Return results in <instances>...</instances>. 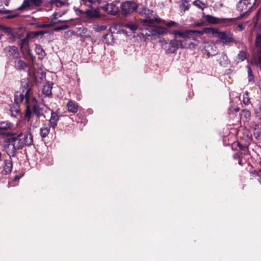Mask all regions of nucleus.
<instances>
[{"label": "nucleus", "mask_w": 261, "mask_h": 261, "mask_svg": "<svg viewBox=\"0 0 261 261\" xmlns=\"http://www.w3.org/2000/svg\"><path fill=\"white\" fill-rule=\"evenodd\" d=\"M142 30V34L146 37L155 36L168 33L167 28L159 26L144 27Z\"/></svg>", "instance_id": "20e7f679"}, {"label": "nucleus", "mask_w": 261, "mask_h": 261, "mask_svg": "<svg viewBox=\"0 0 261 261\" xmlns=\"http://www.w3.org/2000/svg\"><path fill=\"white\" fill-rule=\"evenodd\" d=\"M243 101L245 105H248L250 102V99L248 97V93L247 91L243 94Z\"/></svg>", "instance_id": "8fccbe9b"}, {"label": "nucleus", "mask_w": 261, "mask_h": 261, "mask_svg": "<svg viewBox=\"0 0 261 261\" xmlns=\"http://www.w3.org/2000/svg\"><path fill=\"white\" fill-rule=\"evenodd\" d=\"M51 4H55L57 7H61L65 5V2L60 0H50Z\"/></svg>", "instance_id": "c03bdc74"}, {"label": "nucleus", "mask_w": 261, "mask_h": 261, "mask_svg": "<svg viewBox=\"0 0 261 261\" xmlns=\"http://www.w3.org/2000/svg\"><path fill=\"white\" fill-rule=\"evenodd\" d=\"M35 51L36 53L40 56L41 59L44 58L46 55L44 50L40 44H36L35 46Z\"/></svg>", "instance_id": "72a5a7b5"}, {"label": "nucleus", "mask_w": 261, "mask_h": 261, "mask_svg": "<svg viewBox=\"0 0 261 261\" xmlns=\"http://www.w3.org/2000/svg\"><path fill=\"white\" fill-rule=\"evenodd\" d=\"M107 27L105 25H99L98 24L95 25L93 27V29L95 31L98 32L101 31H103L106 29Z\"/></svg>", "instance_id": "3c124183"}, {"label": "nucleus", "mask_w": 261, "mask_h": 261, "mask_svg": "<svg viewBox=\"0 0 261 261\" xmlns=\"http://www.w3.org/2000/svg\"><path fill=\"white\" fill-rule=\"evenodd\" d=\"M51 128V126L47 123L43 124L40 128V137L42 139L46 138L48 135Z\"/></svg>", "instance_id": "b1692460"}, {"label": "nucleus", "mask_w": 261, "mask_h": 261, "mask_svg": "<svg viewBox=\"0 0 261 261\" xmlns=\"http://www.w3.org/2000/svg\"><path fill=\"white\" fill-rule=\"evenodd\" d=\"M0 28L4 30V32L5 34H7L8 35H10L11 38H13V36H14V34L15 32L13 29L9 27H6L3 25H1L0 27Z\"/></svg>", "instance_id": "e433bc0d"}, {"label": "nucleus", "mask_w": 261, "mask_h": 261, "mask_svg": "<svg viewBox=\"0 0 261 261\" xmlns=\"http://www.w3.org/2000/svg\"><path fill=\"white\" fill-rule=\"evenodd\" d=\"M147 9V7H142L139 8L138 10L137 9L135 12H137L139 14H140L142 16H143L145 12H146Z\"/></svg>", "instance_id": "864d4df0"}, {"label": "nucleus", "mask_w": 261, "mask_h": 261, "mask_svg": "<svg viewBox=\"0 0 261 261\" xmlns=\"http://www.w3.org/2000/svg\"><path fill=\"white\" fill-rule=\"evenodd\" d=\"M240 31H242L244 30V26L243 24H239L238 25Z\"/></svg>", "instance_id": "0e129e2a"}, {"label": "nucleus", "mask_w": 261, "mask_h": 261, "mask_svg": "<svg viewBox=\"0 0 261 261\" xmlns=\"http://www.w3.org/2000/svg\"><path fill=\"white\" fill-rule=\"evenodd\" d=\"M238 59L241 61H244L246 58V52L243 50L240 51L238 55Z\"/></svg>", "instance_id": "de8ad7c7"}, {"label": "nucleus", "mask_w": 261, "mask_h": 261, "mask_svg": "<svg viewBox=\"0 0 261 261\" xmlns=\"http://www.w3.org/2000/svg\"><path fill=\"white\" fill-rule=\"evenodd\" d=\"M32 102L33 103V110L34 114L38 118L41 116H43L45 118V116L43 115V107L38 105L36 99L34 97H32Z\"/></svg>", "instance_id": "dca6fc26"}, {"label": "nucleus", "mask_w": 261, "mask_h": 261, "mask_svg": "<svg viewBox=\"0 0 261 261\" xmlns=\"http://www.w3.org/2000/svg\"><path fill=\"white\" fill-rule=\"evenodd\" d=\"M239 111V108L237 107H231L228 111V114L229 115L230 117H232V115H233V112L238 113Z\"/></svg>", "instance_id": "49530a36"}, {"label": "nucleus", "mask_w": 261, "mask_h": 261, "mask_svg": "<svg viewBox=\"0 0 261 261\" xmlns=\"http://www.w3.org/2000/svg\"><path fill=\"white\" fill-rule=\"evenodd\" d=\"M91 9L84 11V14L89 18H97L100 17L99 8L98 6H92Z\"/></svg>", "instance_id": "ddd939ff"}, {"label": "nucleus", "mask_w": 261, "mask_h": 261, "mask_svg": "<svg viewBox=\"0 0 261 261\" xmlns=\"http://www.w3.org/2000/svg\"><path fill=\"white\" fill-rule=\"evenodd\" d=\"M68 27L69 26L68 25H62V26H60V27H58L55 28L54 29V31H60V30H66V29H68Z\"/></svg>", "instance_id": "13d9d810"}, {"label": "nucleus", "mask_w": 261, "mask_h": 261, "mask_svg": "<svg viewBox=\"0 0 261 261\" xmlns=\"http://www.w3.org/2000/svg\"><path fill=\"white\" fill-rule=\"evenodd\" d=\"M218 30H219L216 28H204L203 29V34H212L215 37H216Z\"/></svg>", "instance_id": "c9c22d12"}, {"label": "nucleus", "mask_w": 261, "mask_h": 261, "mask_svg": "<svg viewBox=\"0 0 261 261\" xmlns=\"http://www.w3.org/2000/svg\"><path fill=\"white\" fill-rule=\"evenodd\" d=\"M78 35L87 38H90V31L85 27L79 28L77 30Z\"/></svg>", "instance_id": "7c9ffc66"}, {"label": "nucleus", "mask_w": 261, "mask_h": 261, "mask_svg": "<svg viewBox=\"0 0 261 261\" xmlns=\"http://www.w3.org/2000/svg\"><path fill=\"white\" fill-rule=\"evenodd\" d=\"M75 121L77 123L83 124L84 125H85L87 122L85 116L83 115L81 111L76 114L75 116Z\"/></svg>", "instance_id": "473e14b6"}, {"label": "nucleus", "mask_w": 261, "mask_h": 261, "mask_svg": "<svg viewBox=\"0 0 261 261\" xmlns=\"http://www.w3.org/2000/svg\"><path fill=\"white\" fill-rule=\"evenodd\" d=\"M188 32V30H186L183 32L175 31H174L171 33V34L173 35L175 37H180L181 39L186 36V35Z\"/></svg>", "instance_id": "4c0bfd02"}, {"label": "nucleus", "mask_w": 261, "mask_h": 261, "mask_svg": "<svg viewBox=\"0 0 261 261\" xmlns=\"http://www.w3.org/2000/svg\"><path fill=\"white\" fill-rule=\"evenodd\" d=\"M43 3V0H24L22 5L17 10H22L31 6L39 7Z\"/></svg>", "instance_id": "f8f14e48"}, {"label": "nucleus", "mask_w": 261, "mask_h": 261, "mask_svg": "<svg viewBox=\"0 0 261 261\" xmlns=\"http://www.w3.org/2000/svg\"><path fill=\"white\" fill-rule=\"evenodd\" d=\"M13 138H15V141L18 143V147L20 148L21 149L25 146H29L32 145L33 143V137L31 134L28 132L21 133Z\"/></svg>", "instance_id": "39448f33"}, {"label": "nucleus", "mask_w": 261, "mask_h": 261, "mask_svg": "<svg viewBox=\"0 0 261 261\" xmlns=\"http://www.w3.org/2000/svg\"><path fill=\"white\" fill-rule=\"evenodd\" d=\"M258 87L259 89L261 90V80H260L259 83H258Z\"/></svg>", "instance_id": "774afa93"}, {"label": "nucleus", "mask_w": 261, "mask_h": 261, "mask_svg": "<svg viewBox=\"0 0 261 261\" xmlns=\"http://www.w3.org/2000/svg\"><path fill=\"white\" fill-rule=\"evenodd\" d=\"M60 109H58L55 111H51L50 117L49 119L48 125L51 126L53 129H55L57 125L58 122L59 120Z\"/></svg>", "instance_id": "4468645a"}, {"label": "nucleus", "mask_w": 261, "mask_h": 261, "mask_svg": "<svg viewBox=\"0 0 261 261\" xmlns=\"http://www.w3.org/2000/svg\"><path fill=\"white\" fill-rule=\"evenodd\" d=\"M191 0H180L179 2V8L180 10L184 12L189 10L191 5L190 2Z\"/></svg>", "instance_id": "a878e982"}, {"label": "nucleus", "mask_w": 261, "mask_h": 261, "mask_svg": "<svg viewBox=\"0 0 261 261\" xmlns=\"http://www.w3.org/2000/svg\"><path fill=\"white\" fill-rule=\"evenodd\" d=\"M143 17H145V19H141L140 20L143 27H151L152 24L154 22L164 24L168 28H179L180 27V24L174 21L170 20L169 21H166L160 18L154 11L148 8Z\"/></svg>", "instance_id": "f257e3e1"}, {"label": "nucleus", "mask_w": 261, "mask_h": 261, "mask_svg": "<svg viewBox=\"0 0 261 261\" xmlns=\"http://www.w3.org/2000/svg\"><path fill=\"white\" fill-rule=\"evenodd\" d=\"M32 115V111L31 109H30V107L29 106H28L26 108V110L24 113V117L25 120H27V121H29L30 120L31 117Z\"/></svg>", "instance_id": "79ce46f5"}, {"label": "nucleus", "mask_w": 261, "mask_h": 261, "mask_svg": "<svg viewBox=\"0 0 261 261\" xmlns=\"http://www.w3.org/2000/svg\"><path fill=\"white\" fill-rule=\"evenodd\" d=\"M4 50L6 56L10 59H17L20 58L18 49L15 46H9L4 48Z\"/></svg>", "instance_id": "9d476101"}, {"label": "nucleus", "mask_w": 261, "mask_h": 261, "mask_svg": "<svg viewBox=\"0 0 261 261\" xmlns=\"http://www.w3.org/2000/svg\"><path fill=\"white\" fill-rule=\"evenodd\" d=\"M37 27L40 28H51L54 27V24H37Z\"/></svg>", "instance_id": "4d7b16f0"}, {"label": "nucleus", "mask_w": 261, "mask_h": 261, "mask_svg": "<svg viewBox=\"0 0 261 261\" xmlns=\"http://www.w3.org/2000/svg\"><path fill=\"white\" fill-rule=\"evenodd\" d=\"M258 60H259V63L260 64L259 68L260 69L261 68V64H260L261 58H260L259 56H258Z\"/></svg>", "instance_id": "338daca9"}, {"label": "nucleus", "mask_w": 261, "mask_h": 261, "mask_svg": "<svg viewBox=\"0 0 261 261\" xmlns=\"http://www.w3.org/2000/svg\"><path fill=\"white\" fill-rule=\"evenodd\" d=\"M104 11L109 14L112 15H116L118 12V8L115 5L108 4L103 7Z\"/></svg>", "instance_id": "aec40b11"}, {"label": "nucleus", "mask_w": 261, "mask_h": 261, "mask_svg": "<svg viewBox=\"0 0 261 261\" xmlns=\"http://www.w3.org/2000/svg\"><path fill=\"white\" fill-rule=\"evenodd\" d=\"M249 127L255 138L258 140L261 135V125L253 122L251 123Z\"/></svg>", "instance_id": "f3484780"}, {"label": "nucleus", "mask_w": 261, "mask_h": 261, "mask_svg": "<svg viewBox=\"0 0 261 261\" xmlns=\"http://www.w3.org/2000/svg\"><path fill=\"white\" fill-rule=\"evenodd\" d=\"M125 27L132 31H136L138 29V25L135 24H126Z\"/></svg>", "instance_id": "603ef678"}, {"label": "nucleus", "mask_w": 261, "mask_h": 261, "mask_svg": "<svg viewBox=\"0 0 261 261\" xmlns=\"http://www.w3.org/2000/svg\"><path fill=\"white\" fill-rule=\"evenodd\" d=\"M13 167L12 161L11 160H6L4 161L3 170L2 171L3 174L7 175L12 171Z\"/></svg>", "instance_id": "412c9836"}, {"label": "nucleus", "mask_w": 261, "mask_h": 261, "mask_svg": "<svg viewBox=\"0 0 261 261\" xmlns=\"http://www.w3.org/2000/svg\"><path fill=\"white\" fill-rule=\"evenodd\" d=\"M253 6L249 7L247 11L244 13H243L240 14V16L237 18H218L214 17L212 15H204L202 17V22L200 23L197 24V26L200 27L202 25L205 21L211 23V24H221V23H225L229 22H232L233 20H237L240 18H242L245 16H248L250 15L251 12H252V9Z\"/></svg>", "instance_id": "7ed1b4c3"}, {"label": "nucleus", "mask_w": 261, "mask_h": 261, "mask_svg": "<svg viewBox=\"0 0 261 261\" xmlns=\"http://www.w3.org/2000/svg\"><path fill=\"white\" fill-rule=\"evenodd\" d=\"M261 17V8L256 12L254 16L253 17V20L255 24H257L260 20Z\"/></svg>", "instance_id": "ea45409f"}, {"label": "nucleus", "mask_w": 261, "mask_h": 261, "mask_svg": "<svg viewBox=\"0 0 261 261\" xmlns=\"http://www.w3.org/2000/svg\"><path fill=\"white\" fill-rule=\"evenodd\" d=\"M254 114L256 117L261 121V100L258 101L254 108Z\"/></svg>", "instance_id": "f704fd0d"}, {"label": "nucleus", "mask_w": 261, "mask_h": 261, "mask_svg": "<svg viewBox=\"0 0 261 261\" xmlns=\"http://www.w3.org/2000/svg\"><path fill=\"white\" fill-rule=\"evenodd\" d=\"M66 108L69 113L76 114L80 108L77 102L73 100H69L66 103Z\"/></svg>", "instance_id": "a211bd4d"}, {"label": "nucleus", "mask_w": 261, "mask_h": 261, "mask_svg": "<svg viewBox=\"0 0 261 261\" xmlns=\"http://www.w3.org/2000/svg\"><path fill=\"white\" fill-rule=\"evenodd\" d=\"M11 12V11L9 10H0V14H8Z\"/></svg>", "instance_id": "e2e57ef3"}, {"label": "nucleus", "mask_w": 261, "mask_h": 261, "mask_svg": "<svg viewBox=\"0 0 261 261\" xmlns=\"http://www.w3.org/2000/svg\"><path fill=\"white\" fill-rule=\"evenodd\" d=\"M250 145V143L248 142H243L242 141H240L237 142V146L239 148V149L244 151V153L245 154H249V151L248 147Z\"/></svg>", "instance_id": "bb28decb"}, {"label": "nucleus", "mask_w": 261, "mask_h": 261, "mask_svg": "<svg viewBox=\"0 0 261 261\" xmlns=\"http://www.w3.org/2000/svg\"><path fill=\"white\" fill-rule=\"evenodd\" d=\"M46 33V32L44 31H30L27 33V36L28 38H34L38 36H42Z\"/></svg>", "instance_id": "2f4dec72"}, {"label": "nucleus", "mask_w": 261, "mask_h": 261, "mask_svg": "<svg viewBox=\"0 0 261 261\" xmlns=\"http://www.w3.org/2000/svg\"><path fill=\"white\" fill-rule=\"evenodd\" d=\"M14 66L17 70H21L28 67V64L22 60L17 59L14 61Z\"/></svg>", "instance_id": "cd10ccee"}, {"label": "nucleus", "mask_w": 261, "mask_h": 261, "mask_svg": "<svg viewBox=\"0 0 261 261\" xmlns=\"http://www.w3.org/2000/svg\"><path fill=\"white\" fill-rule=\"evenodd\" d=\"M188 32L190 34L193 35V34H195L197 35L200 36L203 34V29L200 31L197 30H188Z\"/></svg>", "instance_id": "6e6d98bb"}, {"label": "nucleus", "mask_w": 261, "mask_h": 261, "mask_svg": "<svg viewBox=\"0 0 261 261\" xmlns=\"http://www.w3.org/2000/svg\"><path fill=\"white\" fill-rule=\"evenodd\" d=\"M251 117V112L247 110H243L240 113V119L244 123L246 126L249 124V122Z\"/></svg>", "instance_id": "4be33fe9"}, {"label": "nucleus", "mask_w": 261, "mask_h": 261, "mask_svg": "<svg viewBox=\"0 0 261 261\" xmlns=\"http://www.w3.org/2000/svg\"><path fill=\"white\" fill-rule=\"evenodd\" d=\"M5 148L7 154L10 157H14L17 154V150L21 149L18 147V143L15 141V138H7L5 140Z\"/></svg>", "instance_id": "0eeeda50"}, {"label": "nucleus", "mask_w": 261, "mask_h": 261, "mask_svg": "<svg viewBox=\"0 0 261 261\" xmlns=\"http://www.w3.org/2000/svg\"><path fill=\"white\" fill-rule=\"evenodd\" d=\"M73 9H74V11L76 12V14L79 16H80V15H82L83 14H84V11L81 10L77 8L74 7Z\"/></svg>", "instance_id": "052dcab7"}, {"label": "nucleus", "mask_w": 261, "mask_h": 261, "mask_svg": "<svg viewBox=\"0 0 261 261\" xmlns=\"http://www.w3.org/2000/svg\"><path fill=\"white\" fill-rule=\"evenodd\" d=\"M217 61L219 65L223 67H227L230 63L227 56L224 53L217 55Z\"/></svg>", "instance_id": "6ab92c4d"}, {"label": "nucleus", "mask_w": 261, "mask_h": 261, "mask_svg": "<svg viewBox=\"0 0 261 261\" xmlns=\"http://www.w3.org/2000/svg\"><path fill=\"white\" fill-rule=\"evenodd\" d=\"M28 37L26 36L24 38H21L20 43L19 44L20 48H23L24 46H28Z\"/></svg>", "instance_id": "09e8293b"}, {"label": "nucleus", "mask_w": 261, "mask_h": 261, "mask_svg": "<svg viewBox=\"0 0 261 261\" xmlns=\"http://www.w3.org/2000/svg\"><path fill=\"white\" fill-rule=\"evenodd\" d=\"M57 15L58 13L55 12L50 16V22L49 24H54V26L56 24V22L57 21Z\"/></svg>", "instance_id": "5fc2aeb1"}, {"label": "nucleus", "mask_w": 261, "mask_h": 261, "mask_svg": "<svg viewBox=\"0 0 261 261\" xmlns=\"http://www.w3.org/2000/svg\"><path fill=\"white\" fill-rule=\"evenodd\" d=\"M13 126L12 123L8 121L0 122V134H4L2 130H7L11 129Z\"/></svg>", "instance_id": "c756f323"}, {"label": "nucleus", "mask_w": 261, "mask_h": 261, "mask_svg": "<svg viewBox=\"0 0 261 261\" xmlns=\"http://www.w3.org/2000/svg\"><path fill=\"white\" fill-rule=\"evenodd\" d=\"M53 84L50 82H47L44 85L42 92L45 96H50L51 95V90Z\"/></svg>", "instance_id": "393cba45"}, {"label": "nucleus", "mask_w": 261, "mask_h": 261, "mask_svg": "<svg viewBox=\"0 0 261 261\" xmlns=\"http://www.w3.org/2000/svg\"><path fill=\"white\" fill-rule=\"evenodd\" d=\"M10 112L11 116L16 117L19 113V110L18 107L11 108Z\"/></svg>", "instance_id": "37998d69"}, {"label": "nucleus", "mask_w": 261, "mask_h": 261, "mask_svg": "<svg viewBox=\"0 0 261 261\" xmlns=\"http://www.w3.org/2000/svg\"><path fill=\"white\" fill-rule=\"evenodd\" d=\"M34 85L30 84L29 78L22 79L20 81V89L22 92L17 91L14 95V102L19 106L24 100L27 104H29L33 94Z\"/></svg>", "instance_id": "f03ea898"}, {"label": "nucleus", "mask_w": 261, "mask_h": 261, "mask_svg": "<svg viewBox=\"0 0 261 261\" xmlns=\"http://www.w3.org/2000/svg\"><path fill=\"white\" fill-rule=\"evenodd\" d=\"M216 37L219 38L224 44H227L234 41L232 34L229 32H220L218 30Z\"/></svg>", "instance_id": "9b49d317"}, {"label": "nucleus", "mask_w": 261, "mask_h": 261, "mask_svg": "<svg viewBox=\"0 0 261 261\" xmlns=\"http://www.w3.org/2000/svg\"><path fill=\"white\" fill-rule=\"evenodd\" d=\"M216 46L213 43L207 42L205 44L202 49V53L208 57L213 56L216 55Z\"/></svg>", "instance_id": "2eb2a0df"}, {"label": "nucleus", "mask_w": 261, "mask_h": 261, "mask_svg": "<svg viewBox=\"0 0 261 261\" xmlns=\"http://www.w3.org/2000/svg\"><path fill=\"white\" fill-rule=\"evenodd\" d=\"M138 8V5L131 1H126L121 4V13L124 16H127L133 12H135Z\"/></svg>", "instance_id": "1a4fd4ad"}, {"label": "nucleus", "mask_w": 261, "mask_h": 261, "mask_svg": "<svg viewBox=\"0 0 261 261\" xmlns=\"http://www.w3.org/2000/svg\"><path fill=\"white\" fill-rule=\"evenodd\" d=\"M250 4V0H240L236 6L237 10L242 12Z\"/></svg>", "instance_id": "5701e85b"}, {"label": "nucleus", "mask_w": 261, "mask_h": 261, "mask_svg": "<svg viewBox=\"0 0 261 261\" xmlns=\"http://www.w3.org/2000/svg\"><path fill=\"white\" fill-rule=\"evenodd\" d=\"M161 43L162 48L167 54H174L178 48V42L176 39L171 40L169 42L163 39L161 40Z\"/></svg>", "instance_id": "6e6552de"}, {"label": "nucleus", "mask_w": 261, "mask_h": 261, "mask_svg": "<svg viewBox=\"0 0 261 261\" xmlns=\"http://www.w3.org/2000/svg\"><path fill=\"white\" fill-rule=\"evenodd\" d=\"M178 44L181 48H194L197 46L199 41L189 32L182 39L178 40Z\"/></svg>", "instance_id": "423d86ee"}, {"label": "nucleus", "mask_w": 261, "mask_h": 261, "mask_svg": "<svg viewBox=\"0 0 261 261\" xmlns=\"http://www.w3.org/2000/svg\"><path fill=\"white\" fill-rule=\"evenodd\" d=\"M255 47L258 50L257 55L261 58V34L257 33L255 40Z\"/></svg>", "instance_id": "c85d7f7f"}, {"label": "nucleus", "mask_w": 261, "mask_h": 261, "mask_svg": "<svg viewBox=\"0 0 261 261\" xmlns=\"http://www.w3.org/2000/svg\"><path fill=\"white\" fill-rule=\"evenodd\" d=\"M84 2H89L90 4V7H92V6H98L100 3V0H82Z\"/></svg>", "instance_id": "a18cd8bd"}, {"label": "nucleus", "mask_w": 261, "mask_h": 261, "mask_svg": "<svg viewBox=\"0 0 261 261\" xmlns=\"http://www.w3.org/2000/svg\"><path fill=\"white\" fill-rule=\"evenodd\" d=\"M69 20H58L56 22V24L57 23H65L68 22Z\"/></svg>", "instance_id": "69168bd1"}, {"label": "nucleus", "mask_w": 261, "mask_h": 261, "mask_svg": "<svg viewBox=\"0 0 261 261\" xmlns=\"http://www.w3.org/2000/svg\"><path fill=\"white\" fill-rule=\"evenodd\" d=\"M193 4L198 8L201 10H203L204 8H206L205 4L200 0L195 1L193 3Z\"/></svg>", "instance_id": "58836bf2"}, {"label": "nucleus", "mask_w": 261, "mask_h": 261, "mask_svg": "<svg viewBox=\"0 0 261 261\" xmlns=\"http://www.w3.org/2000/svg\"><path fill=\"white\" fill-rule=\"evenodd\" d=\"M22 38V34L21 33H19L15 31L14 36H13L12 39L13 40H16V39H21Z\"/></svg>", "instance_id": "bf43d9fd"}, {"label": "nucleus", "mask_w": 261, "mask_h": 261, "mask_svg": "<svg viewBox=\"0 0 261 261\" xmlns=\"http://www.w3.org/2000/svg\"><path fill=\"white\" fill-rule=\"evenodd\" d=\"M18 16V14H15L12 15H8L6 17L7 19H12L14 18H16Z\"/></svg>", "instance_id": "680f3d73"}, {"label": "nucleus", "mask_w": 261, "mask_h": 261, "mask_svg": "<svg viewBox=\"0 0 261 261\" xmlns=\"http://www.w3.org/2000/svg\"><path fill=\"white\" fill-rule=\"evenodd\" d=\"M247 72L248 75V81L249 82H254V75L252 71L251 67L249 65L247 66Z\"/></svg>", "instance_id": "a19ab883"}]
</instances>
